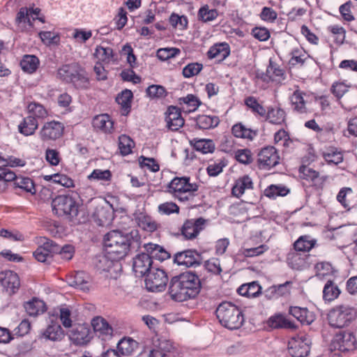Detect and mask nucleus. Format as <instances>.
Instances as JSON below:
<instances>
[{"mask_svg": "<svg viewBox=\"0 0 357 357\" xmlns=\"http://www.w3.org/2000/svg\"><path fill=\"white\" fill-rule=\"evenodd\" d=\"M201 287L199 277L192 272L187 271L171 279L168 293L172 300L183 302L196 298Z\"/></svg>", "mask_w": 357, "mask_h": 357, "instance_id": "obj_1", "label": "nucleus"}, {"mask_svg": "<svg viewBox=\"0 0 357 357\" xmlns=\"http://www.w3.org/2000/svg\"><path fill=\"white\" fill-rule=\"evenodd\" d=\"M137 231L132 230L130 234H123L119 230L108 232L104 238L105 252L112 259H121L128 253L132 242L131 238L137 236Z\"/></svg>", "mask_w": 357, "mask_h": 357, "instance_id": "obj_2", "label": "nucleus"}, {"mask_svg": "<svg viewBox=\"0 0 357 357\" xmlns=\"http://www.w3.org/2000/svg\"><path fill=\"white\" fill-rule=\"evenodd\" d=\"M56 77L66 83H71L77 89H87L89 79L84 68L74 62L61 66L58 70Z\"/></svg>", "mask_w": 357, "mask_h": 357, "instance_id": "obj_3", "label": "nucleus"}, {"mask_svg": "<svg viewBox=\"0 0 357 357\" xmlns=\"http://www.w3.org/2000/svg\"><path fill=\"white\" fill-rule=\"evenodd\" d=\"M216 316L221 325L228 329H238L244 322L241 310L230 302L220 303L216 310Z\"/></svg>", "mask_w": 357, "mask_h": 357, "instance_id": "obj_4", "label": "nucleus"}, {"mask_svg": "<svg viewBox=\"0 0 357 357\" xmlns=\"http://www.w3.org/2000/svg\"><path fill=\"white\" fill-rule=\"evenodd\" d=\"M190 177H175L168 184V192L181 202H192L199 189L196 183H190Z\"/></svg>", "mask_w": 357, "mask_h": 357, "instance_id": "obj_5", "label": "nucleus"}, {"mask_svg": "<svg viewBox=\"0 0 357 357\" xmlns=\"http://www.w3.org/2000/svg\"><path fill=\"white\" fill-rule=\"evenodd\" d=\"M356 317L354 307L346 305H337L331 308L327 314L328 324L335 328L348 326Z\"/></svg>", "mask_w": 357, "mask_h": 357, "instance_id": "obj_6", "label": "nucleus"}, {"mask_svg": "<svg viewBox=\"0 0 357 357\" xmlns=\"http://www.w3.org/2000/svg\"><path fill=\"white\" fill-rule=\"evenodd\" d=\"M52 211L58 216L68 215L70 218L76 217L79 211V204L69 195L56 197L52 202Z\"/></svg>", "mask_w": 357, "mask_h": 357, "instance_id": "obj_7", "label": "nucleus"}, {"mask_svg": "<svg viewBox=\"0 0 357 357\" xmlns=\"http://www.w3.org/2000/svg\"><path fill=\"white\" fill-rule=\"evenodd\" d=\"M64 130L65 126L63 123L52 120L43 125L38 135L42 142H55L63 137Z\"/></svg>", "mask_w": 357, "mask_h": 357, "instance_id": "obj_8", "label": "nucleus"}, {"mask_svg": "<svg viewBox=\"0 0 357 357\" xmlns=\"http://www.w3.org/2000/svg\"><path fill=\"white\" fill-rule=\"evenodd\" d=\"M331 347L335 350L342 352L354 351L357 347L356 337L354 333L350 331H340L334 336Z\"/></svg>", "mask_w": 357, "mask_h": 357, "instance_id": "obj_9", "label": "nucleus"}, {"mask_svg": "<svg viewBox=\"0 0 357 357\" xmlns=\"http://www.w3.org/2000/svg\"><path fill=\"white\" fill-rule=\"evenodd\" d=\"M206 225V220L203 218L187 219L179 229L183 239L192 241L197 238Z\"/></svg>", "mask_w": 357, "mask_h": 357, "instance_id": "obj_10", "label": "nucleus"}, {"mask_svg": "<svg viewBox=\"0 0 357 357\" xmlns=\"http://www.w3.org/2000/svg\"><path fill=\"white\" fill-rule=\"evenodd\" d=\"M168 282L167 273L160 268H152L146 276L145 285L149 291H163Z\"/></svg>", "mask_w": 357, "mask_h": 357, "instance_id": "obj_11", "label": "nucleus"}, {"mask_svg": "<svg viewBox=\"0 0 357 357\" xmlns=\"http://www.w3.org/2000/svg\"><path fill=\"white\" fill-rule=\"evenodd\" d=\"M278 150L272 146L262 148L257 155V163L260 169H270L280 163Z\"/></svg>", "mask_w": 357, "mask_h": 357, "instance_id": "obj_12", "label": "nucleus"}, {"mask_svg": "<svg viewBox=\"0 0 357 357\" xmlns=\"http://www.w3.org/2000/svg\"><path fill=\"white\" fill-rule=\"evenodd\" d=\"M310 340L305 335L292 337L288 344V352L293 357H305L310 353Z\"/></svg>", "mask_w": 357, "mask_h": 357, "instance_id": "obj_13", "label": "nucleus"}, {"mask_svg": "<svg viewBox=\"0 0 357 357\" xmlns=\"http://www.w3.org/2000/svg\"><path fill=\"white\" fill-rule=\"evenodd\" d=\"M92 332L87 324H77L69 332V338L75 345H85L91 340Z\"/></svg>", "mask_w": 357, "mask_h": 357, "instance_id": "obj_14", "label": "nucleus"}, {"mask_svg": "<svg viewBox=\"0 0 357 357\" xmlns=\"http://www.w3.org/2000/svg\"><path fill=\"white\" fill-rule=\"evenodd\" d=\"M43 245H40L33 253L36 259L40 262L50 263L58 250L57 244L53 241L45 238Z\"/></svg>", "mask_w": 357, "mask_h": 357, "instance_id": "obj_15", "label": "nucleus"}, {"mask_svg": "<svg viewBox=\"0 0 357 357\" xmlns=\"http://www.w3.org/2000/svg\"><path fill=\"white\" fill-rule=\"evenodd\" d=\"M0 284L9 294H15L19 289L20 278L15 272L7 270L0 272Z\"/></svg>", "mask_w": 357, "mask_h": 357, "instance_id": "obj_16", "label": "nucleus"}, {"mask_svg": "<svg viewBox=\"0 0 357 357\" xmlns=\"http://www.w3.org/2000/svg\"><path fill=\"white\" fill-rule=\"evenodd\" d=\"M153 261L149 254L140 253L132 259V270L136 276L142 277L152 268Z\"/></svg>", "mask_w": 357, "mask_h": 357, "instance_id": "obj_17", "label": "nucleus"}, {"mask_svg": "<svg viewBox=\"0 0 357 357\" xmlns=\"http://www.w3.org/2000/svg\"><path fill=\"white\" fill-rule=\"evenodd\" d=\"M299 174L301 178L311 182L317 188H322L328 178L327 176H321L318 172L306 165L300 167Z\"/></svg>", "mask_w": 357, "mask_h": 357, "instance_id": "obj_18", "label": "nucleus"}, {"mask_svg": "<svg viewBox=\"0 0 357 357\" xmlns=\"http://www.w3.org/2000/svg\"><path fill=\"white\" fill-rule=\"evenodd\" d=\"M200 256L199 253L193 250H186L178 252L174 255V261L178 265H183L191 267L199 264Z\"/></svg>", "mask_w": 357, "mask_h": 357, "instance_id": "obj_19", "label": "nucleus"}, {"mask_svg": "<svg viewBox=\"0 0 357 357\" xmlns=\"http://www.w3.org/2000/svg\"><path fill=\"white\" fill-rule=\"evenodd\" d=\"M165 120L168 128L172 131L178 130L183 127L185 122L179 108L175 106L168 107Z\"/></svg>", "mask_w": 357, "mask_h": 357, "instance_id": "obj_20", "label": "nucleus"}, {"mask_svg": "<svg viewBox=\"0 0 357 357\" xmlns=\"http://www.w3.org/2000/svg\"><path fill=\"white\" fill-rule=\"evenodd\" d=\"M91 326L94 333L102 340H106L112 337L113 328L104 318L101 317H94L91 321Z\"/></svg>", "mask_w": 357, "mask_h": 357, "instance_id": "obj_21", "label": "nucleus"}, {"mask_svg": "<svg viewBox=\"0 0 357 357\" xmlns=\"http://www.w3.org/2000/svg\"><path fill=\"white\" fill-rule=\"evenodd\" d=\"M305 95V92L298 89L294 91L289 97L293 112L300 114H307L309 112L306 105L307 102L304 99Z\"/></svg>", "mask_w": 357, "mask_h": 357, "instance_id": "obj_22", "label": "nucleus"}, {"mask_svg": "<svg viewBox=\"0 0 357 357\" xmlns=\"http://www.w3.org/2000/svg\"><path fill=\"white\" fill-rule=\"evenodd\" d=\"M254 188V183L252 178L248 175H244L236 180L231 189V194L240 198L248 190H252Z\"/></svg>", "mask_w": 357, "mask_h": 357, "instance_id": "obj_23", "label": "nucleus"}, {"mask_svg": "<svg viewBox=\"0 0 357 357\" xmlns=\"http://www.w3.org/2000/svg\"><path fill=\"white\" fill-rule=\"evenodd\" d=\"M92 123L96 130L104 133H112L114 130V122L107 114L96 116Z\"/></svg>", "mask_w": 357, "mask_h": 357, "instance_id": "obj_24", "label": "nucleus"}, {"mask_svg": "<svg viewBox=\"0 0 357 357\" xmlns=\"http://www.w3.org/2000/svg\"><path fill=\"white\" fill-rule=\"evenodd\" d=\"M38 121L36 117L27 116L17 126L18 132L25 137L33 135L38 128Z\"/></svg>", "mask_w": 357, "mask_h": 357, "instance_id": "obj_25", "label": "nucleus"}, {"mask_svg": "<svg viewBox=\"0 0 357 357\" xmlns=\"http://www.w3.org/2000/svg\"><path fill=\"white\" fill-rule=\"evenodd\" d=\"M289 313L303 324L309 325L314 320V314L306 307L291 306L289 307Z\"/></svg>", "mask_w": 357, "mask_h": 357, "instance_id": "obj_26", "label": "nucleus"}, {"mask_svg": "<svg viewBox=\"0 0 357 357\" xmlns=\"http://www.w3.org/2000/svg\"><path fill=\"white\" fill-rule=\"evenodd\" d=\"M231 132L234 137L252 141L258 135L257 130L247 128L242 123H237L231 128Z\"/></svg>", "mask_w": 357, "mask_h": 357, "instance_id": "obj_27", "label": "nucleus"}, {"mask_svg": "<svg viewBox=\"0 0 357 357\" xmlns=\"http://www.w3.org/2000/svg\"><path fill=\"white\" fill-rule=\"evenodd\" d=\"M289 54L290 65L293 66H303L310 59V55L301 47H296L291 50Z\"/></svg>", "mask_w": 357, "mask_h": 357, "instance_id": "obj_28", "label": "nucleus"}, {"mask_svg": "<svg viewBox=\"0 0 357 357\" xmlns=\"http://www.w3.org/2000/svg\"><path fill=\"white\" fill-rule=\"evenodd\" d=\"M264 118L271 124L282 125L285 123L286 112L279 107H269L266 109V115Z\"/></svg>", "mask_w": 357, "mask_h": 357, "instance_id": "obj_29", "label": "nucleus"}, {"mask_svg": "<svg viewBox=\"0 0 357 357\" xmlns=\"http://www.w3.org/2000/svg\"><path fill=\"white\" fill-rule=\"evenodd\" d=\"M270 327L274 328H287L295 330L297 326L294 321L287 319L284 315L278 314L271 317L268 320Z\"/></svg>", "mask_w": 357, "mask_h": 357, "instance_id": "obj_30", "label": "nucleus"}, {"mask_svg": "<svg viewBox=\"0 0 357 357\" xmlns=\"http://www.w3.org/2000/svg\"><path fill=\"white\" fill-rule=\"evenodd\" d=\"M266 75L271 81L276 83H282L286 79L284 70L272 60L269 61L267 66Z\"/></svg>", "mask_w": 357, "mask_h": 357, "instance_id": "obj_31", "label": "nucleus"}, {"mask_svg": "<svg viewBox=\"0 0 357 357\" xmlns=\"http://www.w3.org/2000/svg\"><path fill=\"white\" fill-rule=\"evenodd\" d=\"M247 108L257 117L263 118L266 115L265 107L255 96H248L244 99Z\"/></svg>", "mask_w": 357, "mask_h": 357, "instance_id": "obj_32", "label": "nucleus"}, {"mask_svg": "<svg viewBox=\"0 0 357 357\" xmlns=\"http://www.w3.org/2000/svg\"><path fill=\"white\" fill-rule=\"evenodd\" d=\"M237 292L241 296L247 298H256L261 294V287L258 282L254 281L241 285L238 288Z\"/></svg>", "mask_w": 357, "mask_h": 357, "instance_id": "obj_33", "label": "nucleus"}, {"mask_svg": "<svg viewBox=\"0 0 357 357\" xmlns=\"http://www.w3.org/2000/svg\"><path fill=\"white\" fill-rule=\"evenodd\" d=\"M24 307L29 316L36 317L43 314L46 310V305L42 301L37 298H33L31 300L24 304Z\"/></svg>", "mask_w": 357, "mask_h": 357, "instance_id": "obj_34", "label": "nucleus"}, {"mask_svg": "<svg viewBox=\"0 0 357 357\" xmlns=\"http://www.w3.org/2000/svg\"><path fill=\"white\" fill-rule=\"evenodd\" d=\"M230 54V47L227 43H221L213 45L208 51V56L210 59L217 58L219 60L226 59Z\"/></svg>", "mask_w": 357, "mask_h": 357, "instance_id": "obj_35", "label": "nucleus"}, {"mask_svg": "<svg viewBox=\"0 0 357 357\" xmlns=\"http://www.w3.org/2000/svg\"><path fill=\"white\" fill-rule=\"evenodd\" d=\"M196 126L199 129L208 130L218 126L220 119L215 115H198L195 118Z\"/></svg>", "mask_w": 357, "mask_h": 357, "instance_id": "obj_36", "label": "nucleus"}, {"mask_svg": "<svg viewBox=\"0 0 357 357\" xmlns=\"http://www.w3.org/2000/svg\"><path fill=\"white\" fill-rule=\"evenodd\" d=\"M64 335L63 331L59 324L51 320L50 324L43 333V336L52 341L61 340Z\"/></svg>", "mask_w": 357, "mask_h": 357, "instance_id": "obj_37", "label": "nucleus"}, {"mask_svg": "<svg viewBox=\"0 0 357 357\" xmlns=\"http://www.w3.org/2000/svg\"><path fill=\"white\" fill-rule=\"evenodd\" d=\"M133 94L130 90L125 89L118 94L116 98V102L121 105V113L123 115H128L130 111L131 102Z\"/></svg>", "mask_w": 357, "mask_h": 357, "instance_id": "obj_38", "label": "nucleus"}, {"mask_svg": "<svg viewBox=\"0 0 357 357\" xmlns=\"http://www.w3.org/2000/svg\"><path fill=\"white\" fill-rule=\"evenodd\" d=\"M178 103L182 109L188 112H195L202 104L201 100L193 94H188L178 99Z\"/></svg>", "mask_w": 357, "mask_h": 357, "instance_id": "obj_39", "label": "nucleus"}, {"mask_svg": "<svg viewBox=\"0 0 357 357\" xmlns=\"http://www.w3.org/2000/svg\"><path fill=\"white\" fill-rule=\"evenodd\" d=\"M40 64L38 58L35 55L26 54L20 61L23 71L32 74L36 71Z\"/></svg>", "mask_w": 357, "mask_h": 357, "instance_id": "obj_40", "label": "nucleus"}, {"mask_svg": "<svg viewBox=\"0 0 357 357\" xmlns=\"http://www.w3.org/2000/svg\"><path fill=\"white\" fill-rule=\"evenodd\" d=\"M146 250L149 252L150 257L155 258L159 261H164L170 257V255L162 247L153 243H147L145 245Z\"/></svg>", "mask_w": 357, "mask_h": 357, "instance_id": "obj_41", "label": "nucleus"}, {"mask_svg": "<svg viewBox=\"0 0 357 357\" xmlns=\"http://www.w3.org/2000/svg\"><path fill=\"white\" fill-rule=\"evenodd\" d=\"M137 342L130 338L124 337L121 339L117 344V349L123 356H130L137 348Z\"/></svg>", "mask_w": 357, "mask_h": 357, "instance_id": "obj_42", "label": "nucleus"}, {"mask_svg": "<svg viewBox=\"0 0 357 357\" xmlns=\"http://www.w3.org/2000/svg\"><path fill=\"white\" fill-rule=\"evenodd\" d=\"M26 109L29 113L28 116L36 117V119L38 121V120L45 119L48 116V112L45 107L43 105L36 102H29Z\"/></svg>", "mask_w": 357, "mask_h": 357, "instance_id": "obj_43", "label": "nucleus"}, {"mask_svg": "<svg viewBox=\"0 0 357 357\" xmlns=\"http://www.w3.org/2000/svg\"><path fill=\"white\" fill-rule=\"evenodd\" d=\"M340 294L338 287L331 280H328L323 289V298L325 301L331 302L336 299Z\"/></svg>", "mask_w": 357, "mask_h": 357, "instance_id": "obj_44", "label": "nucleus"}, {"mask_svg": "<svg viewBox=\"0 0 357 357\" xmlns=\"http://www.w3.org/2000/svg\"><path fill=\"white\" fill-rule=\"evenodd\" d=\"M16 188L22 190L24 192H29L31 195L36 193V188L32 179L29 177L17 176L13 180Z\"/></svg>", "mask_w": 357, "mask_h": 357, "instance_id": "obj_45", "label": "nucleus"}, {"mask_svg": "<svg viewBox=\"0 0 357 357\" xmlns=\"http://www.w3.org/2000/svg\"><path fill=\"white\" fill-rule=\"evenodd\" d=\"M289 189L284 185H271L264 190V195L271 199L284 197L289 193Z\"/></svg>", "mask_w": 357, "mask_h": 357, "instance_id": "obj_46", "label": "nucleus"}, {"mask_svg": "<svg viewBox=\"0 0 357 357\" xmlns=\"http://www.w3.org/2000/svg\"><path fill=\"white\" fill-rule=\"evenodd\" d=\"M137 222L139 227L148 232H153L158 229L159 224L157 223L151 217L144 214H140Z\"/></svg>", "mask_w": 357, "mask_h": 357, "instance_id": "obj_47", "label": "nucleus"}, {"mask_svg": "<svg viewBox=\"0 0 357 357\" xmlns=\"http://www.w3.org/2000/svg\"><path fill=\"white\" fill-rule=\"evenodd\" d=\"M195 149L202 153H212L214 151V143L211 139H194L191 141Z\"/></svg>", "mask_w": 357, "mask_h": 357, "instance_id": "obj_48", "label": "nucleus"}, {"mask_svg": "<svg viewBox=\"0 0 357 357\" xmlns=\"http://www.w3.org/2000/svg\"><path fill=\"white\" fill-rule=\"evenodd\" d=\"M354 192L351 188H342L337 195V200L344 208H349L353 203Z\"/></svg>", "mask_w": 357, "mask_h": 357, "instance_id": "obj_49", "label": "nucleus"}, {"mask_svg": "<svg viewBox=\"0 0 357 357\" xmlns=\"http://www.w3.org/2000/svg\"><path fill=\"white\" fill-rule=\"evenodd\" d=\"M134 146L133 140L128 135H121L119 137V149L123 155H127L132 153Z\"/></svg>", "mask_w": 357, "mask_h": 357, "instance_id": "obj_50", "label": "nucleus"}, {"mask_svg": "<svg viewBox=\"0 0 357 357\" xmlns=\"http://www.w3.org/2000/svg\"><path fill=\"white\" fill-rule=\"evenodd\" d=\"M218 14L216 9H210L208 5H205L199 8L198 17L204 22H211L217 18Z\"/></svg>", "mask_w": 357, "mask_h": 357, "instance_id": "obj_51", "label": "nucleus"}, {"mask_svg": "<svg viewBox=\"0 0 357 357\" xmlns=\"http://www.w3.org/2000/svg\"><path fill=\"white\" fill-rule=\"evenodd\" d=\"M15 178V174L8 167H0V192L4 191L7 187V183L13 181Z\"/></svg>", "mask_w": 357, "mask_h": 357, "instance_id": "obj_52", "label": "nucleus"}, {"mask_svg": "<svg viewBox=\"0 0 357 357\" xmlns=\"http://www.w3.org/2000/svg\"><path fill=\"white\" fill-rule=\"evenodd\" d=\"M94 56L99 61L109 63L113 57V50L111 47H104L99 45L95 50Z\"/></svg>", "mask_w": 357, "mask_h": 357, "instance_id": "obj_53", "label": "nucleus"}, {"mask_svg": "<svg viewBox=\"0 0 357 357\" xmlns=\"http://www.w3.org/2000/svg\"><path fill=\"white\" fill-rule=\"evenodd\" d=\"M314 269L316 271V276L320 279L328 275H331L333 273V268L328 262H318L314 266Z\"/></svg>", "mask_w": 357, "mask_h": 357, "instance_id": "obj_54", "label": "nucleus"}, {"mask_svg": "<svg viewBox=\"0 0 357 357\" xmlns=\"http://www.w3.org/2000/svg\"><path fill=\"white\" fill-rule=\"evenodd\" d=\"M147 95L151 98H162L167 93L165 88L161 85L153 84L146 89Z\"/></svg>", "mask_w": 357, "mask_h": 357, "instance_id": "obj_55", "label": "nucleus"}, {"mask_svg": "<svg viewBox=\"0 0 357 357\" xmlns=\"http://www.w3.org/2000/svg\"><path fill=\"white\" fill-rule=\"evenodd\" d=\"M313 246L314 243L307 240L306 236L300 237L294 244L295 251L305 252L310 251Z\"/></svg>", "mask_w": 357, "mask_h": 357, "instance_id": "obj_56", "label": "nucleus"}, {"mask_svg": "<svg viewBox=\"0 0 357 357\" xmlns=\"http://www.w3.org/2000/svg\"><path fill=\"white\" fill-rule=\"evenodd\" d=\"M203 65L199 63H191L185 66L183 69V75L185 78H190L199 73Z\"/></svg>", "mask_w": 357, "mask_h": 357, "instance_id": "obj_57", "label": "nucleus"}, {"mask_svg": "<svg viewBox=\"0 0 357 357\" xmlns=\"http://www.w3.org/2000/svg\"><path fill=\"white\" fill-rule=\"evenodd\" d=\"M119 259H112L107 253L105 255L99 257L96 267L102 271H109L113 266V261Z\"/></svg>", "mask_w": 357, "mask_h": 357, "instance_id": "obj_58", "label": "nucleus"}, {"mask_svg": "<svg viewBox=\"0 0 357 357\" xmlns=\"http://www.w3.org/2000/svg\"><path fill=\"white\" fill-rule=\"evenodd\" d=\"M324 158L328 164L338 165L343 160V155L341 152L335 150H330L324 153Z\"/></svg>", "mask_w": 357, "mask_h": 357, "instance_id": "obj_59", "label": "nucleus"}, {"mask_svg": "<svg viewBox=\"0 0 357 357\" xmlns=\"http://www.w3.org/2000/svg\"><path fill=\"white\" fill-rule=\"evenodd\" d=\"M181 52L180 50L176 47L161 48L157 52V57L161 61H165L174 57Z\"/></svg>", "mask_w": 357, "mask_h": 357, "instance_id": "obj_60", "label": "nucleus"}, {"mask_svg": "<svg viewBox=\"0 0 357 357\" xmlns=\"http://www.w3.org/2000/svg\"><path fill=\"white\" fill-rule=\"evenodd\" d=\"M90 180L109 181L112 178V173L109 170H102L99 169H94L88 176Z\"/></svg>", "mask_w": 357, "mask_h": 357, "instance_id": "obj_61", "label": "nucleus"}, {"mask_svg": "<svg viewBox=\"0 0 357 357\" xmlns=\"http://www.w3.org/2000/svg\"><path fill=\"white\" fill-rule=\"evenodd\" d=\"M50 180L64 187L70 188L74 185V181L65 174H55L50 176Z\"/></svg>", "mask_w": 357, "mask_h": 357, "instance_id": "obj_62", "label": "nucleus"}, {"mask_svg": "<svg viewBox=\"0 0 357 357\" xmlns=\"http://www.w3.org/2000/svg\"><path fill=\"white\" fill-rule=\"evenodd\" d=\"M235 158L237 161L242 164H250L252 162V154L249 149H238L235 153Z\"/></svg>", "mask_w": 357, "mask_h": 357, "instance_id": "obj_63", "label": "nucleus"}, {"mask_svg": "<svg viewBox=\"0 0 357 357\" xmlns=\"http://www.w3.org/2000/svg\"><path fill=\"white\" fill-rule=\"evenodd\" d=\"M226 165L227 164L222 160L213 162L208 165L206 172L210 176H216L222 172Z\"/></svg>", "mask_w": 357, "mask_h": 357, "instance_id": "obj_64", "label": "nucleus"}]
</instances>
